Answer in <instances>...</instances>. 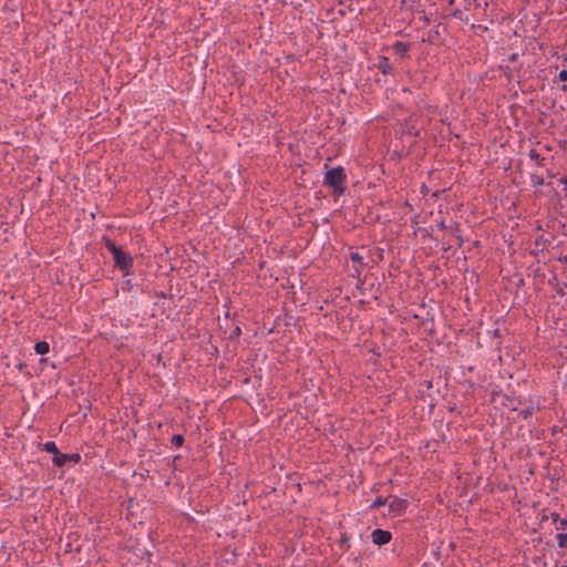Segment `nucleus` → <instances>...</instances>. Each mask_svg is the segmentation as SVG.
I'll list each match as a JSON object with an SVG mask.
<instances>
[{
    "instance_id": "f3484780",
    "label": "nucleus",
    "mask_w": 567,
    "mask_h": 567,
    "mask_svg": "<svg viewBox=\"0 0 567 567\" xmlns=\"http://www.w3.org/2000/svg\"><path fill=\"white\" fill-rule=\"evenodd\" d=\"M530 178H532L533 186H534L535 188H537V187H539V186L544 185V183H545V182H544V178H543L542 176H539V175H536V174H533V175L530 176Z\"/></svg>"
},
{
    "instance_id": "b1692460",
    "label": "nucleus",
    "mask_w": 567,
    "mask_h": 567,
    "mask_svg": "<svg viewBox=\"0 0 567 567\" xmlns=\"http://www.w3.org/2000/svg\"><path fill=\"white\" fill-rule=\"evenodd\" d=\"M558 80L560 82H567V70H561L559 73H558Z\"/></svg>"
},
{
    "instance_id": "7c9ffc66",
    "label": "nucleus",
    "mask_w": 567,
    "mask_h": 567,
    "mask_svg": "<svg viewBox=\"0 0 567 567\" xmlns=\"http://www.w3.org/2000/svg\"><path fill=\"white\" fill-rule=\"evenodd\" d=\"M559 261L567 264V255L558 258Z\"/></svg>"
},
{
    "instance_id": "4c0bfd02",
    "label": "nucleus",
    "mask_w": 567,
    "mask_h": 567,
    "mask_svg": "<svg viewBox=\"0 0 567 567\" xmlns=\"http://www.w3.org/2000/svg\"><path fill=\"white\" fill-rule=\"evenodd\" d=\"M564 287H566V288H567V282H565V284H564Z\"/></svg>"
},
{
    "instance_id": "412c9836",
    "label": "nucleus",
    "mask_w": 567,
    "mask_h": 567,
    "mask_svg": "<svg viewBox=\"0 0 567 567\" xmlns=\"http://www.w3.org/2000/svg\"><path fill=\"white\" fill-rule=\"evenodd\" d=\"M350 258L353 262L362 265L363 257L360 256L359 252H351Z\"/></svg>"
},
{
    "instance_id": "4468645a",
    "label": "nucleus",
    "mask_w": 567,
    "mask_h": 567,
    "mask_svg": "<svg viewBox=\"0 0 567 567\" xmlns=\"http://www.w3.org/2000/svg\"><path fill=\"white\" fill-rule=\"evenodd\" d=\"M481 7L480 0H463V8L465 10L477 9Z\"/></svg>"
},
{
    "instance_id": "20e7f679",
    "label": "nucleus",
    "mask_w": 567,
    "mask_h": 567,
    "mask_svg": "<svg viewBox=\"0 0 567 567\" xmlns=\"http://www.w3.org/2000/svg\"><path fill=\"white\" fill-rule=\"evenodd\" d=\"M344 178L346 174L342 167H334L326 173V184L336 189L341 187Z\"/></svg>"
},
{
    "instance_id": "f704fd0d",
    "label": "nucleus",
    "mask_w": 567,
    "mask_h": 567,
    "mask_svg": "<svg viewBox=\"0 0 567 567\" xmlns=\"http://www.w3.org/2000/svg\"><path fill=\"white\" fill-rule=\"evenodd\" d=\"M239 333H240V329L237 327L235 330V334H239Z\"/></svg>"
},
{
    "instance_id": "4be33fe9",
    "label": "nucleus",
    "mask_w": 567,
    "mask_h": 567,
    "mask_svg": "<svg viewBox=\"0 0 567 567\" xmlns=\"http://www.w3.org/2000/svg\"><path fill=\"white\" fill-rule=\"evenodd\" d=\"M546 243H547V239H545V238H544V236H539V237H538V238H536V240H535V246H536V247H540V246H542V247L544 248V247H545V245H546Z\"/></svg>"
},
{
    "instance_id": "0eeeda50",
    "label": "nucleus",
    "mask_w": 567,
    "mask_h": 567,
    "mask_svg": "<svg viewBox=\"0 0 567 567\" xmlns=\"http://www.w3.org/2000/svg\"><path fill=\"white\" fill-rule=\"evenodd\" d=\"M81 460L80 454H63L60 452V454L56 457H53L54 465L61 467L63 466L68 461L78 463Z\"/></svg>"
},
{
    "instance_id": "9d476101",
    "label": "nucleus",
    "mask_w": 567,
    "mask_h": 567,
    "mask_svg": "<svg viewBox=\"0 0 567 567\" xmlns=\"http://www.w3.org/2000/svg\"><path fill=\"white\" fill-rule=\"evenodd\" d=\"M528 155H529L530 159L536 161L538 166L545 165L544 162L546 161V158L543 157L536 150H534V148L530 150Z\"/></svg>"
},
{
    "instance_id": "c9c22d12",
    "label": "nucleus",
    "mask_w": 567,
    "mask_h": 567,
    "mask_svg": "<svg viewBox=\"0 0 567 567\" xmlns=\"http://www.w3.org/2000/svg\"><path fill=\"white\" fill-rule=\"evenodd\" d=\"M463 22L467 23L468 22V18L463 19Z\"/></svg>"
},
{
    "instance_id": "2eb2a0df",
    "label": "nucleus",
    "mask_w": 567,
    "mask_h": 567,
    "mask_svg": "<svg viewBox=\"0 0 567 567\" xmlns=\"http://www.w3.org/2000/svg\"><path fill=\"white\" fill-rule=\"evenodd\" d=\"M379 69L382 71L383 74H389L391 72V66L389 64L388 58H382L379 63Z\"/></svg>"
},
{
    "instance_id": "58836bf2",
    "label": "nucleus",
    "mask_w": 567,
    "mask_h": 567,
    "mask_svg": "<svg viewBox=\"0 0 567 567\" xmlns=\"http://www.w3.org/2000/svg\"><path fill=\"white\" fill-rule=\"evenodd\" d=\"M561 567H567V565H563Z\"/></svg>"
},
{
    "instance_id": "5701e85b",
    "label": "nucleus",
    "mask_w": 567,
    "mask_h": 567,
    "mask_svg": "<svg viewBox=\"0 0 567 567\" xmlns=\"http://www.w3.org/2000/svg\"><path fill=\"white\" fill-rule=\"evenodd\" d=\"M471 29H473L476 34H478L480 32L486 31V28H484L480 24L476 25L474 23L471 24Z\"/></svg>"
},
{
    "instance_id": "9b49d317",
    "label": "nucleus",
    "mask_w": 567,
    "mask_h": 567,
    "mask_svg": "<svg viewBox=\"0 0 567 567\" xmlns=\"http://www.w3.org/2000/svg\"><path fill=\"white\" fill-rule=\"evenodd\" d=\"M43 450L47 451L48 453L53 454V457H56L60 454V451L58 450L55 443L51 441L44 443Z\"/></svg>"
},
{
    "instance_id": "ddd939ff",
    "label": "nucleus",
    "mask_w": 567,
    "mask_h": 567,
    "mask_svg": "<svg viewBox=\"0 0 567 567\" xmlns=\"http://www.w3.org/2000/svg\"><path fill=\"white\" fill-rule=\"evenodd\" d=\"M556 539L559 548L567 549V532L557 534Z\"/></svg>"
},
{
    "instance_id": "aec40b11",
    "label": "nucleus",
    "mask_w": 567,
    "mask_h": 567,
    "mask_svg": "<svg viewBox=\"0 0 567 567\" xmlns=\"http://www.w3.org/2000/svg\"><path fill=\"white\" fill-rule=\"evenodd\" d=\"M557 530H563L564 533L567 532V518H561L559 523L557 524Z\"/></svg>"
},
{
    "instance_id": "c85d7f7f",
    "label": "nucleus",
    "mask_w": 567,
    "mask_h": 567,
    "mask_svg": "<svg viewBox=\"0 0 567 567\" xmlns=\"http://www.w3.org/2000/svg\"><path fill=\"white\" fill-rule=\"evenodd\" d=\"M559 183H560V184H564V185L567 187V175H566V176H564V177H561V178L559 179Z\"/></svg>"
},
{
    "instance_id": "e433bc0d",
    "label": "nucleus",
    "mask_w": 567,
    "mask_h": 567,
    "mask_svg": "<svg viewBox=\"0 0 567 567\" xmlns=\"http://www.w3.org/2000/svg\"><path fill=\"white\" fill-rule=\"evenodd\" d=\"M523 284H524V280H523V279H520V280L518 281V285H523Z\"/></svg>"
},
{
    "instance_id": "bb28decb",
    "label": "nucleus",
    "mask_w": 567,
    "mask_h": 567,
    "mask_svg": "<svg viewBox=\"0 0 567 567\" xmlns=\"http://www.w3.org/2000/svg\"><path fill=\"white\" fill-rule=\"evenodd\" d=\"M547 519H548V515L546 514V509H543L542 518H540V524L546 522Z\"/></svg>"
},
{
    "instance_id": "39448f33",
    "label": "nucleus",
    "mask_w": 567,
    "mask_h": 567,
    "mask_svg": "<svg viewBox=\"0 0 567 567\" xmlns=\"http://www.w3.org/2000/svg\"><path fill=\"white\" fill-rule=\"evenodd\" d=\"M406 501L395 496H388V507L390 513L395 515L402 514L406 509Z\"/></svg>"
},
{
    "instance_id": "1a4fd4ad",
    "label": "nucleus",
    "mask_w": 567,
    "mask_h": 567,
    "mask_svg": "<svg viewBox=\"0 0 567 567\" xmlns=\"http://www.w3.org/2000/svg\"><path fill=\"white\" fill-rule=\"evenodd\" d=\"M393 50L395 51V53H398V54L403 56L409 51V44L404 43V42H401V41H398V42H395L393 44Z\"/></svg>"
},
{
    "instance_id": "c756f323",
    "label": "nucleus",
    "mask_w": 567,
    "mask_h": 567,
    "mask_svg": "<svg viewBox=\"0 0 567 567\" xmlns=\"http://www.w3.org/2000/svg\"><path fill=\"white\" fill-rule=\"evenodd\" d=\"M556 292H557L559 296H565V290H564V288H558V289L556 290Z\"/></svg>"
},
{
    "instance_id": "f03ea898",
    "label": "nucleus",
    "mask_w": 567,
    "mask_h": 567,
    "mask_svg": "<svg viewBox=\"0 0 567 567\" xmlns=\"http://www.w3.org/2000/svg\"><path fill=\"white\" fill-rule=\"evenodd\" d=\"M466 290L468 291L467 287H466ZM463 301L466 303L467 310L470 312H472V317H473V320L468 319V321L466 322V324H468L467 331H473L475 329L476 324H478V326L482 324L481 312L483 311L484 307H483L482 301L478 298V295L476 293L475 288L473 290V297H471L470 293L467 292L465 295ZM464 326H465V323L463 322V331H465Z\"/></svg>"
},
{
    "instance_id": "f8f14e48",
    "label": "nucleus",
    "mask_w": 567,
    "mask_h": 567,
    "mask_svg": "<svg viewBox=\"0 0 567 567\" xmlns=\"http://www.w3.org/2000/svg\"><path fill=\"white\" fill-rule=\"evenodd\" d=\"M49 349H50L49 343L45 342V341H40L34 347L35 352L39 353V354L48 353Z\"/></svg>"
},
{
    "instance_id": "cd10ccee",
    "label": "nucleus",
    "mask_w": 567,
    "mask_h": 567,
    "mask_svg": "<svg viewBox=\"0 0 567 567\" xmlns=\"http://www.w3.org/2000/svg\"><path fill=\"white\" fill-rule=\"evenodd\" d=\"M561 431H563V429L557 426V425L551 427V434H556V433L561 432Z\"/></svg>"
},
{
    "instance_id": "6ab92c4d",
    "label": "nucleus",
    "mask_w": 567,
    "mask_h": 567,
    "mask_svg": "<svg viewBox=\"0 0 567 567\" xmlns=\"http://www.w3.org/2000/svg\"><path fill=\"white\" fill-rule=\"evenodd\" d=\"M382 505H388V497L385 498H382V497H379L374 501V503L372 504V508H378Z\"/></svg>"
},
{
    "instance_id": "a211bd4d",
    "label": "nucleus",
    "mask_w": 567,
    "mask_h": 567,
    "mask_svg": "<svg viewBox=\"0 0 567 567\" xmlns=\"http://www.w3.org/2000/svg\"><path fill=\"white\" fill-rule=\"evenodd\" d=\"M183 443H184L183 435H181V434L173 435V437H172V444L173 445H175L176 447H179V446L183 445Z\"/></svg>"
},
{
    "instance_id": "423d86ee",
    "label": "nucleus",
    "mask_w": 567,
    "mask_h": 567,
    "mask_svg": "<svg viewBox=\"0 0 567 567\" xmlns=\"http://www.w3.org/2000/svg\"><path fill=\"white\" fill-rule=\"evenodd\" d=\"M371 537H372V542H373L375 545L381 546V545H385V544H388V543L391 540L392 535H391V533H390V532H388V530H383V529H374V530L372 532Z\"/></svg>"
},
{
    "instance_id": "72a5a7b5",
    "label": "nucleus",
    "mask_w": 567,
    "mask_h": 567,
    "mask_svg": "<svg viewBox=\"0 0 567 567\" xmlns=\"http://www.w3.org/2000/svg\"><path fill=\"white\" fill-rule=\"evenodd\" d=\"M561 90L566 92L567 91V84H563L561 85Z\"/></svg>"
},
{
    "instance_id": "2f4dec72",
    "label": "nucleus",
    "mask_w": 567,
    "mask_h": 567,
    "mask_svg": "<svg viewBox=\"0 0 567 567\" xmlns=\"http://www.w3.org/2000/svg\"><path fill=\"white\" fill-rule=\"evenodd\" d=\"M478 245H480V241H478V240L473 241V246H474V248H477V247H478Z\"/></svg>"
},
{
    "instance_id": "a878e982",
    "label": "nucleus",
    "mask_w": 567,
    "mask_h": 567,
    "mask_svg": "<svg viewBox=\"0 0 567 567\" xmlns=\"http://www.w3.org/2000/svg\"><path fill=\"white\" fill-rule=\"evenodd\" d=\"M518 59V54L517 53H513L508 56V61L509 62H516Z\"/></svg>"
},
{
    "instance_id": "dca6fc26",
    "label": "nucleus",
    "mask_w": 567,
    "mask_h": 567,
    "mask_svg": "<svg viewBox=\"0 0 567 567\" xmlns=\"http://www.w3.org/2000/svg\"><path fill=\"white\" fill-rule=\"evenodd\" d=\"M463 275H464V280L466 281L467 279H470L471 282H473V280L475 279V281H477V275L476 272L473 270V271H468L467 268H464L463 269Z\"/></svg>"
},
{
    "instance_id": "7ed1b4c3",
    "label": "nucleus",
    "mask_w": 567,
    "mask_h": 567,
    "mask_svg": "<svg viewBox=\"0 0 567 567\" xmlns=\"http://www.w3.org/2000/svg\"><path fill=\"white\" fill-rule=\"evenodd\" d=\"M106 247L113 254L115 265L118 266L122 270H127L130 267H132V258L122 251V249L114 243L107 239Z\"/></svg>"
},
{
    "instance_id": "473e14b6",
    "label": "nucleus",
    "mask_w": 567,
    "mask_h": 567,
    "mask_svg": "<svg viewBox=\"0 0 567 567\" xmlns=\"http://www.w3.org/2000/svg\"><path fill=\"white\" fill-rule=\"evenodd\" d=\"M494 336H495V337H499V330H498V329H495V331H494Z\"/></svg>"
},
{
    "instance_id": "6e6552de",
    "label": "nucleus",
    "mask_w": 567,
    "mask_h": 567,
    "mask_svg": "<svg viewBox=\"0 0 567 567\" xmlns=\"http://www.w3.org/2000/svg\"><path fill=\"white\" fill-rule=\"evenodd\" d=\"M539 410H540V408H539V405H538V404H537V405H534V404H533V402H530V404H529L527 408H525V409H523V410L518 411V415H519L523 420H527V419L532 417V416H533V414H534L535 412L539 411Z\"/></svg>"
},
{
    "instance_id": "f257e3e1",
    "label": "nucleus",
    "mask_w": 567,
    "mask_h": 567,
    "mask_svg": "<svg viewBox=\"0 0 567 567\" xmlns=\"http://www.w3.org/2000/svg\"><path fill=\"white\" fill-rule=\"evenodd\" d=\"M467 372L470 374L468 378H463V403L468 402L472 398L474 401L476 399L483 400L485 398L486 390L483 386V378L477 372H475L476 367L475 365H468ZM463 377H465V373L463 372Z\"/></svg>"
},
{
    "instance_id": "393cba45",
    "label": "nucleus",
    "mask_w": 567,
    "mask_h": 567,
    "mask_svg": "<svg viewBox=\"0 0 567 567\" xmlns=\"http://www.w3.org/2000/svg\"><path fill=\"white\" fill-rule=\"evenodd\" d=\"M550 518H551L553 523H555V524H558L559 520L561 519L559 514H557V513H551Z\"/></svg>"
}]
</instances>
